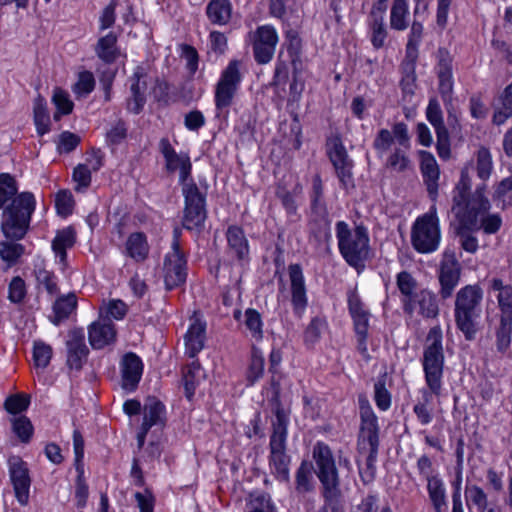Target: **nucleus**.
Instances as JSON below:
<instances>
[{"instance_id": "nucleus-42", "label": "nucleus", "mask_w": 512, "mask_h": 512, "mask_svg": "<svg viewBox=\"0 0 512 512\" xmlns=\"http://www.w3.org/2000/svg\"><path fill=\"white\" fill-rule=\"evenodd\" d=\"M410 147H391L387 159V166L394 172H405L411 167V161L408 157Z\"/></svg>"}, {"instance_id": "nucleus-33", "label": "nucleus", "mask_w": 512, "mask_h": 512, "mask_svg": "<svg viewBox=\"0 0 512 512\" xmlns=\"http://www.w3.org/2000/svg\"><path fill=\"white\" fill-rule=\"evenodd\" d=\"M512 116V83L509 84L494 104L493 123L502 125Z\"/></svg>"}, {"instance_id": "nucleus-38", "label": "nucleus", "mask_w": 512, "mask_h": 512, "mask_svg": "<svg viewBox=\"0 0 512 512\" xmlns=\"http://www.w3.org/2000/svg\"><path fill=\"white\" fill-rule=\"evenodd\" d=\"M419 306V313L427 318H434L438 315L439 308L435 295L429 290H421L414 295L412 306Z\"/></svg>"}, {"instance_id": "nucleus-48", "label": "nucleus", "mask_w": 512, "mask_h": 512, "mask_svg": "<svg viewBox=\"0 0 512 512\" xmlns=\"http://www.w3.org/2000/svg\"><path fill=\"white\" fill-rule=\"evenodd\" d=\"M244 316L245 326L251 333V336L257 341L262 340L263 322L260 313L253 308H248L246 309Z\"/></svg>"}, {"instance_id": "nucleus-29", "label": "nucleus", "mask_w": 512, "mask_h": 512, "mask_svg": "<svg viewBox=\"0 0 512 512\" xmlns=\"http://www.w3.org/2000/svg\"><path fill=\"white\" fill-rule=\"evenodd\" d=\"M76 241V233L72 227H66L56 233L52 241V250L57 261L63 266L66 265V251L72 248Z\"/></svg>"}, {"instance_id": "nucleus-19", "label": "nucleus", "mask_w": 512, "mask_h": 512, "mask_svg": "<svg viewBox=\"0 0 512 512\" xmlns=\"http://www.w3.org/2000/svg\"><path fill=\"white\" fill-rule=\"evenodd\" d=\"M9 475L19 504L25 506L29 502L31 479L29 470L19 457L9 459Z\"/></svg>"}, {"instance_id": "nucleus-2", "label": "nucleus", "mask_w": 512, "mask_h": 512, "mask_svg": "<svg viewBox=\"0 0 512 512\" xmlns=\"http://www.w3.org/2000/svg\"><path fill=\"white\" fill-rule=\"evenodd\" d=\"M274 414L269 442V468L278 481L287 483L290 481L291 462V457L286 452L289 414L279 402L275 406Z\"/></svg>"}, {"instance_id": "nucleus-56", "label": "nucleus", "mask_w": 512, "mask_h": 512, "mask_svg": "<svg viewBox=\"0 0 512 512\" xmlns=\"http://www.w3.org/2000/svg\"><path fill=\"white\" fill-rule=\"evenodd\" d=\"M91 169L87 165L78 164L72 173V179L75 182V190L77 192H85L91 185L92 176Z\"/></svg>"}, {"instance_id": "nucleus-35", "label": "nucleus", "mask_w": 512, "mask_h": 512, "mask_svg": "<svg viewBox=\"0 0 512 512\" xmlns=\"http://www.w3.org/2000/svg\"><path fill=\"white\" fill-rule=\"evenodd\" d=\"M471 184L472 183L468 168L462 169L460 180L455 189L456 195H454L453 198V210L455 211L456 215L458 211L463 212L464 210H466L467 203L471 200V198L468 199Z\"/></svg>"}, {"instance_id": "nucleus-32", "label": "nucleus", "mask_w": 512, "mask_h": 512, "mask_svg": "<svg viewBox=\"0 0 512 512\" xmlns=\"http://www.w3.org/2000/svg\"><path fill=\"white\" fill-rule=\"evenodd\" d=\"M265 358L263 352L253 346L246 370V386H254L264 375Z\"/></svg>"}, {"instance_id": "nucleus-12", "label": "nucleus", "mask_w": 512, "mask_h": 512, "mask_svg": "<svg viewBox=\"0 0 512 512\" xmlns=\"http://www.w3.org/2000/svg\"><path fill=\"white\" fill-rule=\"evenodd\" d=\"M249 37L255 61L262 65L269 63L274 56L279 41L275 27L270 24L258 26L255 31L249 34Z\"/></svg>"}, {"instance_id": "nucleus-22", "label": "nucleus", "mask_w": 512, "mask_h": 512, "mask_svg": "<svg viewBox=\"0 0 512 512\" xmlns=\"http://www.w3.org/2000/svg\"><path fill=\"white\" fill-rule=\"evenodd\" d=\"M420 170L423 181L426 185L430 198L435 201L438 195V181L440 178V169L432 153L428 151H419Z\"/></svg>"}, {"instance_id": "nucleus-61", "label": "nucleus", "mask_w": 512, "mask_h": 512, "mask_svg": "<svg viewBox=\"0 0 512 512\" xmlns=\"http://www.w3.org/2000/svg\"><path fill=\"white\" fill-rule=\"evenodd\" d=\"M466 498L477 507L481 512L488 507L487 495L482 488L477 485L467 486L465 490Z\"/></svg>"}, {"instance_id": "nucleus-43", "label": "nucleus", "mask_w": 512, "mask_h": 512, "mask_svg": "<svg viewBox=\"0 0 512 512\" xmlns=\"http://www.w3.org/2000/svg\"><path fill=\"white\" fill-rule=\"evenodd\" d=\"M397 287L408 298L405 301L404 307L408 313L412 314L414 312V307L412 306L413 292L417 287V281L410 273L402 271L397 275Z\"/></svg>"}, {"instance_id": "nucleus-17", "label": "nucleus", "mask_w": 512, "mask_h": 512, "mask_svg": "<svg viewBox=\"0 0 512 512\" xmlns=\"http://www.w3.org/2000/svg\"><path fill=\"white\" fill-rule=\"evenodd\" d=\"M163 278L166 289L172 290L184 284L187 278V257L183 251L168 252L163 262Z\"/></svg>"}, {"instance_id": "nucleus-4", "label": "nucleus", "mask_w": 512, "mask_h": 512, "mask_svg": "<svg viewBox=\"0 0 512 512\" xmlns=\"http://www.w3.org/2000/svg\"><path fill=\"white\" fill-rule=\"evenodd\" d=\"M484 292L478 284H469L460 288L455 296L454 318L456 327L467 340H472L478 330L482 314Z\"/></svg>"}, {"instance_id": "nucleus-45", "label": "nucleus", "mask_w": 512, "mask_h": 512, "mask_svg": "<svg viewBox=\"0 0 512 512\" xmlns=\"http://www.w3.org/2000/svg\"><path fill=\"white\" fill-rule=\"evenodd\" d=\"M409 15L408 4L406 0H394L391 15L390 24L391 27L396 30H404L407 28V17Z\"/></svg>"}, {"instance_id": "nucleus-34", "label": "nucleus", "mask_w": 512, "mask_h": 512, "mask_svg": "<svg viewBox=\"0 0 512 512\" xmlns=\"http://www.w3.org/2000/svg\"><path fill=\"white\" fill-rule=\"evenodd\" d=\"M96 55L105 63H113L118 57L117 36L113 32L99 38L96 47Z\"/></svg>"}, {"instance_id": "nucleus-10", "label": "nucleus", "mask_w": 512, "mask_h": 512, "mask_svg": "<svg viewBox=\"0 0 512 512\" xmlns=\"http://www.w3.org/2000/svg\"><path fill=\"white\" fill-rule=\"evenodd\" d=\"M443 366L442 331L439 327H433L430 329L426 340V348L423 355V369L426 385L436 396L440 395L441 392Z\"/></svg>"}, {"instance_id": "nucleus-16", "label": "nucleus", "mask_w": 512, "mask_h": 512, "mask_svg": "<svg viewBox=\"0 0 512 512\" xmlns=\"http://www.w3.org/2000/svg\"><path fill=\"white\" fill-rule=\"evenodd\" d=\"M461 265L454 252L445 251L439 268V295L442 299L452 296L461 277Z\"/></svg>"}, {"instance_id": "nucleus-9", "label": "nucleus", "mask_w": 512, "mask_h": 512, "mask_svg": "<svg viewBox=\"0 0 512 512\" xmlns=\"http://www.w3.org/2000/svg\"><path fill=\"white\" fill-rule=\"evenodd\" d=\"M207 184L204 180L200 185L195 182L184 184L181 188L184 197L182 226L189 231L200 233L207 219L206 195Z\"/></svg>"}, {"instance_id": "nucleus-24", "label": "nucleus", "mask_w": 512, "mask_h": 512, "mask_svg": "<svg viewBox=\"0 0 512 512\" xmlns=\"http://www.w3.org/2000/svg\"><path fill=\"white\" fill-rule=\"evenodd\" d=\"M226 239L228 244V253L233 255L241 264L249 261V242L244 230L236 225L227 228Z\"/></svg>"}, {"instance_id": "nucleus-53", "label": "nucleus", "mask_w": 512, "mask_h": 512, "mask_svg": "<svg viewBox=\"0 0 512 512\" xmlns=\"http://www.w3.org/2000/svg\"><path fill=\"white\" fill-rule=\"evenodd\" d=\"M247 512H278L270 495L257 493L251 496Z\"/></svg>"}, {"instance_id": "nucleus-44", "label": "nucleus", "mask_w": 512, "mask_h": 512, "mask_svg": "<svg viewBox=\"0 0 512 512\" xmlns=\"http://www.w3.org/2000/svg\"><path fill=\"white\" fill-rule=\"evenodd\" d=\"M33 113L37 133L40 136L47 134L50 131V116L46 108V102L41 96H38L34 101Z\"/></svg>"}, {"instance_id": "nucleus-1", "label": "nucleus", "mask_w": 512, "mask_h": 512, "mask_svg": "<svg viewBox=\"0 0 512 512\" xmlns=\"http://www.w3.org/2000/svg\"><path fill=\"white\" fill-rule=\"evenodd\" d=\"M36 199L31 192L18 193L15 178L0 174V209H3L1 231L7 239L21 240L27 234Z\"/></svg>"}, {"instance_id": "nucleus-51", "label": "nucleus", "mask_w": 512, "mask_h": 512, "mask_svg": "<svg viewBox=\"0 0 512 512\" xmlns=\"http://www.w3.org/2000/svg\"><path fill=\"white\" fill-rule=\"evenodd\" d=\"M387 135L388 131L386 130ZM391 147H410V138L406 124L402 122L395 124L390 139L386 137V148Z\"/></svg>"}, {"instance_id": "nucleus-36", "label": "nucleus", "mask_w": 512, "mask_h": 512, "mask_svg": "<svg viewBox=\"0 0 512 512\" xmlns=\"http://www.w3.org/2000/svg\"><path fill=\"white\" fill-rule=\"evenodd\" d=\"M384 0H378L370 14V27L372 32V43L375 47L380 48L384 45V12L382 5Z\"/></svg>"}, {"instance_id": "nucleus-54", "label": "nucleus", "mask_w": 512, "mask_h": 512, "mask_svg": "<svg viewBox=\"0 0 512 512\" xmlns=\"http://www.w3.org/2000/svg\"><path fill=\"white\" fill-rule=\"evenodd\" d=\"M37 284L43 287L51 296L59 292L56 276L46 270L45 268L38 267L34 271Z\"/></svg>"}, {"instance_id": "nucleus-15", "label": "nucleus", "mask_w": 512, "mask_h": 512, "mask_svg": "<svg viewBox=\"0 0 512 512\" xmlns=\"http://www.w3.org/2000/svg\"><path fill=\"white\" fill-rule=\"evenodd\" d=\"M348 309L353 319L354 329L357 337L358 350L365 355L367 352V333L369 328L370 313L365 308L359 295L355 291L348 293Z\"/></svg>"}, {"instance_id": "nucleus-41", "label": "nucleus", "mask_w": 512, "mask_h": 512, "mask_svg": "<svg viewBox=\"0 0 512 512\" xmlns=\"http://www.w3.org/2000/svg\"><path fill=\"white\" fill-rule=\"evenodd\" d=\"M427 490L436 512H444L446 508V490L443 481L436 477H428Z\"/></svg>"}, {"instance_id": "nucleus-46", "label": "nucleus", "mask_w": 512, "mask_h": 512, "mask_svg": "<svg viewBox=\"0 0 512 512\" xmlns=\"http://www.w3.org/2000/svg\"><path fill=\"white\" fill-rule=\"evenodd\" d=\"M493 171V160L490 151L486 147H480L476 153L477 176L486 181Z\"/></svg>"}, {"instance_id": "nucleus-39", "label": "nucleus", "mask_w": 512, "mask_h": 512, "mask_svg": "<svg viewBox=\"0 0 512 512\" xmlns=\"http://www.w3.org/2000/svg\"><path fill=\"white\" fill-rule=\"evenodd\" d=\"M77 307V297L74 293L58 297L53 304L54 319L53 323L58 325L67 319Z\"/></svg>"}, {"instance_id": "nucleus-25", "label": "nucleus", "mask_w": 512, "mask_h": 512, "mask_svg": "<svg viewBox=\"0 0 512 512\" xmlns=\"http://www.w3.org/2000/svg\"><path fill=\"white\" fill-rule=\"evenodd\" d=\"M150 253V245L145 233L133 232L125 240L122 254L135 263L145 262Z\"/></svg>"}, {"instance_id": "nucleus-20", "label": "nucleus", "mask_w": 512, "mask_h": 512, "mask_svg": "<svg viewBox=\"0 0 512 512\" xmlns=\"http://www.w3.org/2000/svg\"><path fill=\"white\" fill-rule=\"evenodd\" d=\"M144 365L142 359L133 352L123 355L120 361L122 388L126 392H134L138 387L143 374Z\"/></svg>"}, {"instance_id": "nucleus-37", "label": "nucleus", "mask_w": 512, "mask_h": 512, "mask_svg": "<svg viewBox=\"0 0 512 512\" xmlns=\"http://www.w3.org/2000/svg\"><path fill=\"white\" fill-rule=\"evenodd\" d=\"M232 6L229 0H211L207 6L209 20L217 25H225L231 18Z\"/></svg>"}, {"instance_id": "nucleus-27", "label": "nucleus", "mask_w": 512, "mask_h": 512, "mask_svg": "<svg viewBox=\"0 0 512 512\" xmlns=\"http://www.w3.org/2000/svg\"><path fill=\"white\" fill-rule=\"evenodd\" d=\"M146 72L142 66H137L130 78L131 82V99L128 101V109L135 114H138L145 102V93L147 90V83L145 81Z\"/></svg>"}, {"instance_id": "nucleus-23", "label": "nucleus", "mask_w": 512, "mask_h": 512, "mask_svg": "<svg viewBox=\"0 0 512 512\" xmlns=\"http://www.w3.org/2000/svg\"><path fill=\"white\" fill-rule=\"evenodd\" d=\"M88 339L94 349H102L114 343L116 339L115 325L110 319L101 316L89 326Z\"/></svg>"}, {"instance_id": "nucleus-60", "label": "nucleus", "mask_w": 512, "mask_h": 512, "mask_svg": "<svg viewBox=\"0 0 512 512\" xmlns=\"http://www.w3.org/2000/svg\"><path fill=\"white\" fill-rule=\"evenodd\" d=\"M26 293L25 281L19 276L13 277L8 287L9 301L15 304L21 303L24 300Z\"/></svg>"}, {"instance_id": "nucleus-49", "label": "nucleus", "mask_w": 512, "mask_h": 512, "mask_svg": "<svg viewBox=\"0 0 512 512\" xmlns=\"http://www.w3.org/2000/svg\"><path fill=\"white\" fill-rule=\"evenodd\" d=\"M12 241H2L0 242V257L3 261L7 262L9 265H12L17 262V260L24 254V246L22 244Z\"/></svg>"}, {"instance_id": "nucleus-7", "label": "nucleus", "mask_w": 512, "mask_h": 512, "mask_svg": "<svg viewBox=\"0 0 512 512\" xmlns=\"http://www.w3.org/2000/svg\"><path fill=\"white\" fill-rule=\"evenodd\" d=\"M242 68V61L233 59L221 71L214 87L213 100L216 117H228L229 108L233 104L244 79Z\"/></svg>"}, {"instance_id": "nucleus-30", "label": "nucleus", "mask_w": 512, "mask_h": 512, "mask_svg": "<svg viewBox=\"0 0 512 512\" xmlns=\"http://www.w3.org/2000/svg\"><path fill=\"white\" fill-rule=\"evenodd\" d=\"M314 489L313 465L311 462L303 460L295 472V492L305 496L312 493Z\"/></svg>"}, {"instance_id": "nucleus-18", "label": "nucleus", "mask_w": 512, "mask_h": 512, "mask_svg": "<svg viewBox=\"0 0 512 512\" xmlns=\"http://www.w3.org/2000/svg\"><path fill=\"white\" fill-rule=\"evenodd\" d=\"M288 276L292 309L296 316L301 317L308 306V295L305 276L300 264H290L288 266Z\"/></svg>"}, {"instance_id": "nucleus-11", "label": "nucleus", "mask_w": 512, "mask_h": 512, "mask_svg": "<svg viewBox=\"0 0 512 512\" xmlns=\"http://www.w3.org/2000/svg\"><path fill=\"white\" fill-rule=\"evenodd\" d=\"M441 242V229L437 209L432 205L429 211L416 218L411 228V244L422 254L435 252Z\"/></svg>"}, {"instance_id": "nucleus-63", "label": "nucleus", "mask_w": 512, "mask_h": 512, "mask_svg": "<svg viewBox=\"0 0 512 512\" xmlns=\"http://www.w3.org/2000/svg\"><path fill=\"white\" fill-rule=\"evenodd\" d=\"M205 123L206 119L200 110H192L184 116V126L189 131L197 132Z\"/></svg>"}, {"instance_id": "nucleus-50", "label": "nucleus", "mask_w": 512, "mask_h": 512, "mask_svg": "<svg viewBox=\"0 0 512 512\" xmlns=\"http://www.w3.org/2000/svg\"><path fill=\"white\" fill-rule=\"evenodd\" d=\"M95 87V78L90 71H81L78 74L77 81L72 87L74 94L78 97H86L89 95Z\"/></svg>"}, {"instance_id": "nucleus-58", "label": "nucleus", "mask_w": 512, "mask_h": 512, "mask_svg": "<svg viewBox=\"0 0 512 512\" xmlns=\"http://www.w3.org/2000/svg\"><path fill=\"white\" fill-rule=\"evenodd\" d=\"M127 311L128 307L126 303L120 299L109 300L101 308V313L105 314L104 318H113L115 320H122L126 316Z\"/></svg>"}, {"instance_id": "nucleus-3", "label": "nucleus", "mask_w": 512, "mask_h": 512, "mask_svg": "<svg viewBox=\"0 0 512 512\" xmlns=\"http://www.w3.org/2000/svg\"><path fill=\"white\" fill-rule=\"evenodd\" d=\"M361 426L359 433V447L368 453L365 465H359V473L365 483H370L376 474V459L379 445V427L369 401L363 395L358 397Z\"/></svg>"}, {"instance_id": "nucleus-13", "label": "nucleus", "mask_w": 512, "mask_h": 512, "mask_svg": "<svg viewBox=\"0 0 512 512\" xmlns=\"http://www.w3.org/2000/svg\"><path fill=\"white\" fill-rule=\"evenodd\" d=\"M328 156L333 164L341 187L349 193L355 188L352 172L353 162L348 157L347 151L340 139H334L329 143Z\"/></svg>"}, {"instance_id": "nucleus-64", "label": "nucleus", "mask_w": 512, "mask_h": 512, "mask_svg": "<svg viewBox=\"0 0 512 512\" xmlns=\"http://www.w3.org/2000/svg\"><path fill=\"white\" fill-rule=\"evenodd\" d=\"M501 318L512 319V288L504 289L497 295Z\"/></svg>"}, {"instance_id": "nucleus-14", "label": "nucleus", "mask_w": 512, "mask_h": 512, "mask_svg": "<svg viewBox=\"0 0 512 512\" xmlns=\"http://www.w3.org/2000/svg\"><path fill=\"white\" fill-rule=\"evenodd\" d=\"M159 151L165 160V169L169 173L179 171V183L181 188L184 184L194 182L191 178L192 164L186 153H177L168 138L159 141Z\"/></svg>"}, {"instance_id": "nucleus-62", "label": "nucleus", "mask_w": 512, "mask_h": 512, "mask_svg": "<svg viewBox=\"0 0 512 512\" xmlns=\"http://www.w3.org/2000/svg\"><path fill=\"white\" fill-rule=\"evenodd\" d=\"M29 403V398L26 395L16 394L8 397L4 405L7 412L11 414H18L26 410Z\"/></svg>"}, {"instance_id": "nucleus-21", "label": "nucleus", "mask_w": 512, "mask_h": 512, "mask_svg": "<svg viewBox=\"0 0 512 512\" xmlns=\"http://www.w3.org/2000/svg\"><path fill=\"white\" fill-rule=\"evenodd\" d=\"M67 365L70 369L80 370L85 363L89 350L85 344V336L82 330H73L68 335Z\"/></svg>"}, {"instance_id": "nucleus-52", "label": "nucleus", "mask_w": 512, "mask_h": 512, "mask_svg": "<svg viewBox=\"0 0 512 512\" xmlns=\"http://www.w3.org/2000/svg\"><path fill=\"white\" fill-rule=\"evenodd\" d=\"M52 101L57 108V112L54 114L55 120H59L61 115L70 114L73 110L74 104L70 100L69 94L60 88L54 90Z\"/></svg>"}, {"instance_id": "nucleus-40", "label": "nucleus", "mask_w": 512, "mask_h": 512, "mask_svg": "<svg viewBox=\"0 0 512 512\" xmlns=\"http://www.w3.org/2000/svg\"><path fill=\"white\" fill-rule=\"evenodd\" d=\"M423 34V26L419 22H413L406 45L407 66L413 72L414 64L418 58V46L421 42Z\"/></svg>"}, {"instance_id": "nucleus-26", "label": "nucleus", "mask_w": 512, "mask_h": 512, "mask_svg": "<svg viewBox=\"0 0 512 512\" xmlns=\"http://www.w3.org/2000/svg\"><path fill=\"white\" fill-rule=\"evenodd\" d=\"M436 70L439 79V92L444 101L450 100L453 92L452 58L444 49L438 51Z\"/></svg>"}, {"instance_id": "nucleus-5", "label": "nucleus", "mask_w": 512, "mask_h": 512, "mask_svg": "<svg viewBox=\"0 0 512 512\" xmlns=\"http://www.w3.org/2000/svg\"><path fill=\"white\" fill-rule=\"evenodd\" d=\"M486 185L476 188L466 210L457 212L459 223L468 230H483L485 234H495L502 225L499 214H490V201L485 196Z\"/></svg>"}, {"instance_id": "nucleus-6", "label": "nucleus", "mask_w": 512, "mask_h": 512, "mask_svg": "<svg viewBox=\"0 0 512 512\" xmlns=\"http://www.w3.org/2000/svg\"><path fill=\"white\" fill-rule=\"evenodd\" d=\"M336 238L341 256L352 267L363 266L369 254L367 229L358 225L351 229L344 221L336 223Z\"/></svg>"}, {"instance_id": "nucleus-57", "label": "nucleus", "mask_w": 512, "mask_h": 512, "mask_svg": "<svg viewBox=\"0 0 512 512\" xmlns=\"http://www.w3.org/2000/svg\"><path fill=\"white\" fill-rule=\"evenodd\" d=\"M511 334H512V319L508 320L506 318L500 319V326L496 333V344L497 349L500 352H505L511 343Z\"/></svg>"}, {"instance_id": "nucleus-28", "label": "nucleus", "mask_w": 512, "mask_h": 512, "mask_svg": "<svg viewBox=\"0 0 512 512\" xmlns=\"http://www.w3.org/2000/svg\"><path fill=\"white\" fill-rule=\"evenodd\" d=\"M206 336V324L199 319L193 320L184 337L185 353L190 358H195L204 348Z\"/></svg>"}, {"instance_id": "nucleus-8", "label": "nucleus", "mask_w": 512, "mask_h": 512, "mask_svg": "<svg viewBox=\"0 0 512 512\" xmlns=\"http://www.w3.org/2000/svg\"><path fill=\"white\" fill-rule=\"evenodd\" d=\"M316 475L322 486V495L328 505H336L341 496L340 481L335 459L330 447L317 442L313 448Z\"/></svg>"}, {"instance_id": "nucleus-31", "label": "nucleus", "mask_w": 512, "mask_h": 512, "mask_svg": "<svg viewBox=\"0 0 512 512\" xmlns=\"http://www.w3.org/2000/svg\"><path fill=\"white\" fill-rule=\"evenodd\" d=\"M165 406L156 398H148L144 405L142 426L151 429L153 426L164 424Z\"/></svg>"}, {"instance_id": "nucleus-55", "label": "nucleus", "mask_w": 512, "mask_h": 512, "mask_svg": "<svg viewBox=\"0 0 512 512\" xmlns=\"http://www.w3.org/2000/svg\"><path fill=\"white\" fill-rule=\"evenodd\" d=\"M52 348L43 341H35L33 346V360L36 368L45 369L52 358Z\"/></svg>"}, {"instance_id": "nucleus-59", "label": "nucleus", "mask_w": 512, "mask_h": 512, "mask_svg": "<svg viewBox=\"0 0 512 512\" xmlns=\"http://www.w3.org/2000/svg\"><path fill=\"white\" fill-rule=\"evenodd\" d=\"M13 432L22 442H28L33 434L31 421L25 416H17L12 419Z\"/></svg>"}, {"instance_id": "nucleus-47", "label": "nucleus", "mask_w": 512, "mask_h": 512, "mask_svg": "<svg viewBox=\"0 0 512 512\" xmlns=\"http://www.w3.org/2000/svg\"><path fill=\"white\" fill-rule=\"evenodd\" d=\"M426 117L427 120L433 125L436 130V134L444 133L446 129L443 121V114L441 110L440 103L436 98H431L429 100L427 109H426Z\"/></svg>"}]
</instances>
